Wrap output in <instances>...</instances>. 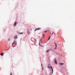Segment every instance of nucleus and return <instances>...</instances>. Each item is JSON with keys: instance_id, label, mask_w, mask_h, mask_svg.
<instances>
[{"instance_id": "nucleus-2", "label": "nucleus", "mask_w": 75, "mask_h": 75, "mask_svg": "<svg viewBox=\"0 0 75 75\" xmlns=\"http://www.w3.org/2000/svg\"><path fill=\"white\" fill-rule=\"evenodd\" d=\"M54 63L56 64H57V59L56 58H55L54 60Z\"/></svg>"}, {"instance_id": "nucleus-11", "label": "nucleus", "mask_w": 75, "mask_h": 75, "mask_svg": "<svg viewBox=\"0 0 75 75\" xmlns=\"http://www.w3.org/2000/svg\"><path fill=\"white\" fill-rule=\"evenodd\" d=\"M23 34V33L22 32V33H19V34Z\"/></svg>"}, {"instance_id": "nucleus-26", "label": "nucleus", "mask_w": 75, "mask_h": 75, "mask_svg": "<svg viewBox=\"0 0 75 75\" xmlns=\"http://www.w3.org/2000/svg\"><path fill=\"white\" fill-rule=\"evenodd\" d=\"M42 69L43 70V68H42Z\"/></svg>"}, {"instance_id": "nucleus-19", "label": "nucleus", "mask_w": 75, "mask_h": 75, "mask_svg": "<svg viewBox=\"0 0 75 75\" xmlns=\"http://www.w3.org/2000/svg\"><path fill=\"white\" fill-rule=\"evenodd\" d=\"M39 45H40V42H39Z\"/></svg>"}, {"instance_id": "nucleus-10", "label": "nucleus", "mask_w": 75, "mask_h": 75, "mask_svg": "<svg viewBox=\"0 0 75 75\" xmlns=\"http://www.w3.org/2000/svg\"><path fill=\"white\" fill-rule=\"evenodd\" d=\"M1 56H3V53H2L1 54Z\"/></svg>"}, {"instance_id": "nucleus-23", "label": "nucleus", "mask_w": 75, "mask_h": 75, "mask_svg": "<svg viewBox=\"0 0 75 75\" xmlns=\"http://www.w3.org/2000/svg\"><path fill=\"white\" fill-rule=\"evenodd\" d=\"M48 65L49 66H50V64H48Z\"/></svg>"}, {"instance_id": "nucleus-3", "label": "nucleus", "mask_w": 75, "mask_h": 75, "mask_svg": "<svg viewBox=\"0 0 75 75\" xmlns=\"http://www.w3.org/2000/svg\"><path fill=\"white\" fill-rule=\"evenodd\" d=\"M54 44H55V48H54V49H55V50H56V49H57V44L55 43H54Z\"/></svg>"}, {"instance_id": "nucleus-4", "label": "nucleus", "mask_w": 75, "mask_h": 75, "mask_svg": "<svg viewBox=\"0 0 75 75\" xmlns=\"http://www.w3.org/2000/svg\"><path fill=\"white\" fill-rule=\"evenodd\" d=\"M16 25H17V22H15L13 25L14 26H14H16Z\"/></svg>"}, {"instance_id": "nucleus-12", "label": "nucleus", "mask_w": 75, "mask_h": 75, "mask_svg": "<svg viewBox=\"0 0 75 75\" xmlns=\"http://www.w3.org/2000/svg\"><path fill=\"white\" fill-rule=\"evenodd\" d=\"M48 68H51V67H50V66H47Z\"/></svg>"}, {"instance_id": "nucleus-6", "label": "nucleus", "mask_w": 75, "mask_h": 75, "mask_svg": "<svg viewBox=\"0 0 75 75\" xmlns=\"http://www.w3.org/2000/svg\"><path fill=\"white\" fill-rule=\"evenodd\" d=\"M29 31V30H28V29H27V33H28L29 34H30V33L29 32H28Z\"/></svg>"}, {"instance_id": "nucleus-27", "label": "nucleus", "mask_w": 75, "mask_h": 75, "mask_svg": "<svg viewBox=\"0 0 75 75\" xmlns=\"http://www.w3.org/2000/svg\"><path fill=\"white\" fill-rule=\"evenodd\" d=\"M61 55L62 56V54H61Z\"/></svg>"}, {"instance_id": "nucleus-9", "label": "nucleus", "mask_w": 75, "mask_h": 75, "mask_svg": "<svg viewBox=\"0 0 75 75\" xmlns=\"http://www.w3.org/2000/svg\"><path fill=\"white\" fill-rule=\"evenodd\" d=\"M49 51H50V50H48L46 51V52H49Z\"/></svg>"}, {"instance_id": "nucleus-15", "label": "nucleus", "mask_w": 75, "mask_h": 75, "mask_svg": "<svg viewBox=\"0 0 75 75\" xmlns=\"http://www.w3.org/2000/svg\"><path fill=\"white\" fill-rule=\"evenodd\" d=\"M54 32H53L52 33V35H53L54 34Z\"/></svg>"}, {"instance_id": "nucleus-16", "label": "nucleus", "mask_w": 75, "mask_h": 75, "mask_svg": "<svg viewBox=\"0 0 75 75\" xmlns=\"http://www.w3.org/2000/svg\"><path fill=\"white\" fill-rule=\"evenodd\" d=\"M47 31L46 30L45 31V33H46V32H47Z\"/></svg>"}, {"instance_id": "nucleus-22", "label": "nucleus", "mask_w": 75, "mask_h": 75, "mask_svg": "<svg viewBox=\"0 0 75 75\" xmlns=\"http://www.w3.org/2000/svg\"><path fill=\"white\" fill-rule=\"evenodd\" d=\"M40 41H41V43H42V42H41V39L40 40Z\"/></svg>"}, {"instance_id": "nucleus-5", "label": "nucleus", "mask_w": 75, "mask_h": 75, "mask_svg": "<svg viewBox=\"0 0 75 75\" xmlns=\"http://www.w3.org/2000/svg\"><path fill=\"white\" fill-rule=\"evenodd\" d=\"M17 35H16L14 37V39H17Z\"/></svg>"}, {"instance_id": "nucleus-29", "label": "nucleus", "mask_w": 75, "mask_h": 75, "mask_svg": "<svg viewBox=\"0 0 75 75\" xmlns=\"http://www.w3.org/2000/svg\"><path fill=\"white\" fill-rule=\"evenodd\" d=\"M12 46H13V45H12Z\"/></svg>"}, {"instance_id": "nucleus-18", "label": "nucleus", "mask_w": 75, "mask_h": 75, "mask_svg": "<svg viewBox=\"0 0 75 75\" xmlns=\"http://www.w3.org/2000/svg\"><path fill=\"white\" fill-rule=\"evenodd\" d=\"M9 40H10V39H8V41H9Z\"/></svg>"}, {"instance_id": "nucleus-25", "label": "nucleus", "mask_w": 75, "mask_h": 75, "mask_svg": "<svg viewBox=\"0 0 75 75\" xmlns=\"http://www.w3.org/2000/svg\"><path fill=\"white\" fill-rule=\"evenodd\" d=\"M14 42H16V41H15V40H14Z\"/></svg>"}, {"instance_id": "nucleus-17", "label": "nucleus", "mask_w": 75, "mask_h": 75, "mask_svg": "<svg viewBox=\"0 0 75 75\" xmlns=\"http://www.w3.org/2000/svg\"><path fill=\"white\" fill-rule=\"evenodd\" d=\"M15 44V42H13V43H12V45H13V44Z\"/></svg>"}, {"instance_id": "nucleus-13", "label": "nucleus", "mask_w": 75, "mask_h": 75, "mask_svg": "<svg viewBox=\"0 0 75 75\" xmlns=\"http://www.w3.org/2000/svg\"><path fill=\"white\" fill-rule=\"evenodd\" d=\"M42 35H43V38H44V36H45V35H44V34H42Z\"/></svg>"}, {"instance_id": "nucleus-30", "label": "nucleus", "mask_w": 75, "mask_h": 75, "mask_svg": "<svg viewBox=\"0 0 75 75\" xmlns=\"http://www.w3.org/2000/svg\"><path fill=\"white\" fill-rule=\"evenodd\" d=\"M41 46H42V45H41Z\"/></svg>"}, {"instance_id": "nucleus-8", "label": "nucleus", "mask_w": 75, "mask_h": 75, "mask_svg": "<svg viewBox=\"0 0 75 75\" xmlns=\"http://www.w3.org/2000/svg\"><path fill=\"white\" fill-rule=\"evenodd\" d=\"M51 68L52 70V74H53V68H52V67L51 66Z\"/></svg>"}, {"instance_id": "nucleus-21", "label": "nucleus", "mask_w": 75, "mask_h": 75, "mask_svg": "<svg viewBox=\"0 0 75 75\" xmlns=\"http://www.w3.org/2000/svg\"><path fill=\"white\" fill-rule=\"evenodd\" d=\"M41 65L42 67V63L41 64Z\"/></svg>"}, {"instance_id": "nucleus-28", "label": "nucleus", "mask_w": 75, "mask_h": 75, "mask_svg": "<svg viewBox=\"0 0 75 75\" xmlns=\"http://www.w3.org/2000/svg\"><path fill=\"white\" fill-rule=\"evenodd\" d=\"M36 41H37V40H36Z\"/></svg>"}, {"instance_id": "nucleus-20", "label": "nucleus", "mask_w": 75, "mask_h": 75, "mask_svg": "<svg viewBox=\"0 0 75 75\" xmlns=\"http://www.w3.org/2000/svg\"><path fill=\"white\" fill-rule=\"evenodd\" d=\"M10 75H12V73H10Z\"/></svg>"}, {"instance_id": "nucleus-14", "label": "nucleus", "mask_w": 75, "mask_h": 75, "mask_svg": "<svg viewBox=\"0 0 75 75\" xmlns=\"http://www.w3.org/2000/svg\"><path fill=\"white\" fill-rule=\"evenodd\" d=\"M50 38H51V37L50 36L48 40H49L50 39Z\"/></svg>"}, {"instance_id": "nucleus-24", "label": "nucleus", "mask_w": 75, "mask_h": 75, "mask_svg": "<svg viewBox=\"0 0 75 75\" xmlns=\"http://www.w3.org/2000/svg\"><path fill=\"white\" fill-rule=\"evenodd\" d=\"M15 44H16V45H17V43H15Z\"/></svg>"}, {"instance_id": "nucleus-7", "label": "nucleus", "mask_w": 75, "mask_h": 75, "mask_svg": "<svg viewBox=\"0 0 75 75\" xmlns=\"http://www.w3.org/2000/svg\"><path fill=\"white\" fill-rule=\"evenodd\" d=\"M59 64H60V65H64V63H59Z\"/></svg>"}, {"instance_id": "nucleus-1", "label": "nucleus", "mask_w": 75, "mask_h": 75, "mask_svg": "<svg viewBox=\"0 0 75 75\" xmlns=\"http://www.w3.org/2000/svg\"><path fill=\"white\" fill-rule=\"evenodd\" d=\"M41 30V29L40 28H36L34 31H36L37 30Z\"/></svg>"}]
</instances>
